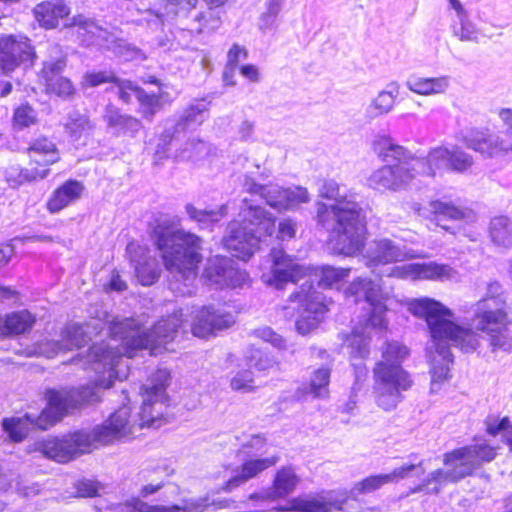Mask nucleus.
I'll return each instance as SVG.
<instances>
[{"label": "nucleus", "instance_id": "f257e3e1", "mask_svg": "<svg viewBox=\"0 0 512 512\" xmlns=\"http://www.w3.org/2000/svg\"><path fill=\"white\" fill-rule=\"evenodd\" d=\"M373 149L386 164L373 171L367 182L369 187L380 192L406 190L421 176L433 177L444 168L464 172L474 163L470 154L455 145L434 147L421 158L391 138L381 137L374 141Z\"/></svg>", "mask_w": 512, "mask_h": 512}, {"label": "nucleus", "instance_id": "f03ea898", "mask_svg": "<svg viewBox=\"0 0 512 512\" xmlns=\"http://www.w3.org/2000/svg\"><path fill=\"white\" fill-rule=\"evenodd\" d=\"M183 315L180 312L159 321L149 333L142 331L134 319L113 318L108 321L110 341L93 345L87 355L89 368L100 375L94 382L99 391L109 388L113 379L127 378L128 367L123 365L122 356L132 358L139 349H155L173 341L181 327Z\"/></svg>", "mask_w": 512, "mask_h": 512}, {"label": "nucleus", "instance_id": "7ed1b4c3", "mask_svg": "<svg viewBox=\"0 0 512 512\" xmlns=\"http://www.w3.org/2000/svg\"><path fill=\"white\" fill-rule=\"evenodd\" d=\"M410 312L423 318L429 328L431 341L427 353L431 364V392L439 391L449 379V365L453 362L450 345L470 353L480 345V336L470 328L454 321L453 312L442 303L428 297L412 300Z\"/></svg>", "mask_w": 512, "mask_h": 512}, {"label": "nucleus", "instance_id": "20e7f679", "mask_svg": "<svg viewBox=\"0 0 512 512\" xmlns=\"http://www.w3.org/2000/svg\"><path fill=\"white\" fill-rule=\"evenodd\" d=\"M322 197L334 200L333 204L318 207V221L335 233L332 239L336 253L353 256L364 246L366 239V216L358 203L345 197L339 198V188L334 182H327L320 190Z\"/></svg>", "mask_w": 512, "mask_h": 512}, {"label": "nucleus", "instance_id": "39448f33", "mask_svg": "<svg viewBox=\"0 0 512 512\" xmlns=\"http://www.w3.org/2000/svg\"><path fill=\"white\" fill-rule=\"evenodd\" d=\"M169 381L170 372L167 369H157L141 389L143 402L138 415L139 419L131 418L130 408L126 405L115 411L102 425H99L102 431L100 436L102 444L129 438L144 426L158 427Z\"/></svg>", "mask_w": 512, "mask_h": 512}, {"label": "nucleus", "instance_id": "423d86ee", "mask_svg": "<svg viewBox=\"0 0 512 512\" xmlns=\"http://www.w3.org/2000/svg\"><path fill=\"white\" fill-rule=\"evenodd\" d=\"M101 395L97 385L93 383L72 390H49L46 393L47 407L35 417L26 414L23 417H9L2 420V430L13 442H21L30 429L46 430L64 416L80 409L85 404L100 401Z\"/></svg>", "mask_w": 512, "mask_h": 512}, {"label": "nucleus", "instance_id": "0eeeda50", "mask_svg": "<svg viewBox=\"0 0 512 512\" xmlns=\"http://www.w3.org/2000/svg\"><path fill=\"white\" fill-rule=\"evenodd\" d=\"M154 239L164 266L172 278L185 285L197 276L202 240L196 234L183 229L170 230L158 226Z\"/></svg>", "mask_w": 512, "mask_h": 512}, {"label": "nucleus", "instance_id": "6e6552de", "mask_svg": "<svg viewBox=\"0 0 512 512\" xmlns=\"http://www.w3.org/2000/svg\"><path fill=\"white\" fill-rule=\"evenodd\" d=\"M496 450V447L486 441H477L445 453V468L430 472L422 481L421 488H429L431 492L439 493L447 484L457 483L472 475L484 463L491 462L497 455Z\"/></svg>", "mask_w": 512, "mask_h": 512}, {"label": "nucleus", "instance_id": "1a4fd4ad", "mask_svg": "<svg viewBox=\"0 0 512 512\" xmlns=\"http://www.w3.org/2000/svg\"><path fill=\"white\" fill-rule=\"evenodd\" d=\"M472 323L478 331L486 333L494 351H512V335L507 329L510 319L507 302L500 283L487 284L485 294L475 303Z\"/></svg>", "mask_w": 512, "mask_h": 512}, {"label": "nucleus", "instance_id": "9d476101", "mask_svg": "<svg viewBox=\"0 0 512 512\" xmlns=\"http://www.w3.org/2000/svg\"><path fill=\"white\" fill-rule=\"evenodd\" d=\"M346 294L356 296V300L363 298L370 313L369 318L361 328H355L351 335L344 340V346L352 358H365L369 354L368 341L371 338V331L385 327L386 320L384 313L386 306L383 300L387 298L378 282L371 279L359 277L347 288Z\"/></svg>", "mask_w": 512, "mask_h": 512}, {"label": "nucleus", "instance_id": "9b49d317", "mask_svg": "<svg viewBox=\"0 0 512 512\" xmlns=\"http://www.w3.org/2000/svg\"><path fill=\"white\" fill-rule=\"evenodd\" d=\"M240 217L241 222L229 224L223 244L235 257L246 260L259 248L262 236L273 235L275 218L263 207L248 204L246 200Z\"/></svg>", "mask_w": 512, "mask_h": 512}, {"label": "nucleus", "instance_id": "f8f14e48", "mask_svg": "<svg viewBox=\"0 0 512 512\" xmlns=\"http://www.w3.org/2000/svg\"><path fill=\"white\" fill-rule=\"evenodd\" d=\"M64 26L73 28L86 46L98 45L111 50L127 61L144 60L146 58L142 50L118 38L114 33L107 31L93 19L84 15L73 16L65 22Z\"/></svg>", "mask_w": 512, "mask_h": 512}, {"label": "nucleus", "instance_id": "ddd939ff", "mask_svg": "<svg viewBox=\"0 0 512 512\" xmlns=\"http://www.w3.org/2000/svg\"><path fill=\"white\" fill-rule=\"evenodd\" d=\"M374 394L377 405L390 411L402 400V391L411 387L408 373L399 366L377 364L374 369Z\"/></svg>", "mask_w": 512, "mask_h": 512}, {"label": "nucleus", "instance_id": "4468645a", "mask_svg": "<svg viewBox=\"0 0 512 512\" xmlns=\"http://www.w3.org/2000/svg\"><path fill=\"white\" fill-rule=\"evenodd\" d=\"M29 162L20 170L18 182H33L46 178L49 167L60 160V153L48 138L36 139L27 149Z\"/></svg>", "mask_w": 512, "mask_h": 512}, {"label": "nucleus", "instance_id": "2eb2a0df", "mask_svg": "<svg viewBox=\"0 0 512 512\" xmlns=\"http://www.w3.org/2000/svg\"><path fill=\"white\" fill-rule=\"evenodd\" d=\"M290 300L298 302L301 308L300 317L296 322L298 333L307 335L316 329L327 311L321 293L306 282L301 286L300 291L290 296Z\"/></svg>", "mask_w": 512, "mask_h": 512}, {"label": "nucleus", "instance_id": "dca6fc26", "mask_svg": "<svg viewBox=\"0 0 512 512\" xmlns=\"http://www.w3.org/2000/svg\"><path fill=\"white\" fill-rule=\"evenodd\" d=\"M270 259V271L263 273L261 279L263 283L276 289L284 288L288 282H297L309 271V268L300 265L280 248L271 250Z\"/></svg>", "mask_w": 512, "mask_h": 512}, {"label": "nucleus", "instance_id": "f3484780", "mask_svg": "<svg viewBox=\"0 0 512 512\" xmlns=\"http://www.w3.org/2000/svg\"><path fill=\"white\" fill-rule=\"evenodd\" d=\"M189 317L191 332L199 338L214 336L235 323L231 313L214 305L195 307Z\"/></svg>", "mask_w": 512, "mask_h": 512}, {"label": "nucleus", "instance_id": "a211bd4d", "mask_svg": "<svg viewBox=\"0 0 512 512\" xmlns=\"http://www.w3.org/2000/svg\"><path fill=\"white\" fill-rule=\"evenodd\" d=\"M363 257L367 267L375 268L381 265L424 257V255L389 238H381L373 240L368 244L364 250Z\"/></svg>", "mask_w": 512, "mask_h": 512}, {"label": "nucleus", "instance_id": "6ab92c4d", "mask_svg": "<svg viewBox=\"0 0 512 512\" xmlns=\"http://www.w3.org/2000/svg\"><path fill=\"white\" fill-rule=\"evenodd\" d=\"M49 50L50 57L44 61L40 80L46 86L47 92L59 97H69L74 94V86L68 78L60 75L66 66L63 52L56 44L49 45Z\"/></svg>", "mask_w": 512, "mask_h": 512}, {"label": "nucleus", "instance_id": "aec40b11", "mask_svg": "<svg viewBox=\"0 0 512 512\" xmlns=\"http://www.w3.org/2000/svg\"><path fill=\"white\" fill-rule=\"evenodd\" d=\"M92 325L90 323L79 325L76 323L68 324L62 330L61 339L58 341L45 340L37 345L35 353L53 358L60 353H65L80 348L85 345L91 338ZM96 329V326H93Z\"/></svg>", "mask_w": 512, "mask_h": 512}, {"label": "nucleus", "instance_id": "412c9836", "mask_svg": "<svg viewBox=\"0 0 512 512\" xmlns=\"http://www.w3.org/2000/svg\"><path fill=\"white\" fill-rule=\"evenodd\" d=\"M204 277L217 288H236L249 281L248 274L236 267L234 260L223 256L210 258L204 270Z\"/></svg>", "mask_w": 512, "mask_h": 512}, {"label": "nucleus", "instance_id": "4be33fe9", "mask_svg": "<svg viewBox=\"0 0 512 512\" xmlns=\"http://www.w3.org/2000/svg\"><path fill=\"white\" fill-rule=\"evenodd\" d=\"M35 53L30 40L24 35L3 34L0 36V70L13 71L22 62L31 60Z\"/></svg>", "mask_w": 512, "mask_h": 512}, {"label": "nucleus", "instance_id": "5701e85b", "mask_svg": "<svg viewBox=\"0 0 512 512\" xmlns=\"http://www.w3.org/2000/svg\"><path fill=\"white\" fill-rule=\"evenodd\" d=\"M456 274V271L447 264L410 263L401 266H394L388 269L387 275L399 279H426V280H449Z\"/></svg>", "mask_w": 512, "mask_h": 512}, {"label": "nucleus", "instance_id": "b1692460", "mask_svg": "<svg viewBox=\"0 0 512 512\" xmlns=\"http://www.w3.org/2000/svg\"><path fill=\"white\" fill-rule=\"evenodd\" d=\"M412 209L417 215L430 219L437 226L446 231L451 230L450 226L442 223L446 219L464 220L466 222H472L475 220V214L471 210L460 208L439 200L431 201L427 211H425L418 203H413Z\"/></svg>", "mask_w": 512, "mask_h": 512}, {"label": "nucleus", "instance_id": "393cba45", "mask_svg": "<svg viewBox=\"0 0 512 512\" xmlns=\"http://www.w3.org/2000/svg\"><path fill=\"white\" fill-rule=\"evenodd\" d=\"M465 145L486 158H492L512 151V143L499 135L486 131L471 130L464 136Z\"/></svg>", "mask_w": 512, "mask_h": 512}, {"label": "nucleus", "instance_id": "a878e982", "mask_svg": "<svg viewBox=\"0 0 512 512\" xmlns=\"http://www.w3.org/2000/svg\"><path fill=\"white\" fill-rule=\"evenodd\" d=\"M279 461V457L271 456L261 459H248L239 468L234 471L233 475H224V481L221 490L231 492L240 487L250 479L256 477L262 471L274 466Z\"/></svg>", "mask_w": 512, "mask_h": 512}, {"label": "nucleus", "instance_id": "bb28decb", "mask_svg": "<svg viewBox=\"0 0 512 512\" xmlns=\"http://www.w3.org/2000/svg\"><path fill=\"white\" fill-rule=\"evenodd\" d=\"M347 500L346 493L330 491L315 498H294L293 508L296 512H331L341 510Z\"/></svg>", "mask_w": 512, "mask_h": 512}, {"label": "nucleus", "instance_id": "cd10ccee", "mask_svg": "<svg viewBox=\"0 0 512 512\" xmlns=\"http://www.w3.org/2000/svg\"><path fill=\"white\" fill-rule=\"evenodd\" d=\"M207 116L208 104L205 101L200 100L192 103L182 112L181 116L173 127V132H171L169 129H166L164 136L166 138H173L182 132L195 130L205 121Z\"/></svg>", "mask_w": 512, "mask_h": 512}, {"label": "nucleus", "instance_id": "c85d7f7f", "mask_svg": "<svg viewBox=\"0 0 512 512\" xmlns=\"http://www.w3.org/2000/svg\"><path fill=\"white\" fill-rule=\"evenodd\" d=\"M399 92L400 86L397 82L388 83L385 89L371 99L365 109L366 116L369 119H376L389 114L395 107Z\"/></svg>", "mask_w": 512, "mask_h": 512}, {"label": "nucleus", "instance_id": "c756f323", "mask_svg": "<svg viewBox=\"0 0 512 512\" xmlns=\"http://www.w3.org/2000/svg\"><path fill=\"white\" fill-rule=\"evenodd\" d=\"M215 504L209 503L206 498L193 499L180 505H150L141 499H133V508L137 512H212Z\"/></svg>", "mask_w": 512, "mask_h": 512}, {"label": "nucleus", "instance_id": "7c9ffc66", "mask_svg": "<svg viewBox=\"0 0 512 512\" xmlns=\"http://www.w3.org/2000/svg\"><path fill=\"white\" fill-rule=\"evenodd\" d=\"M70 14V7L65 0H46L34 8V15L39 24L52 29L57 27L59 20Z\"/></svg>", "mask_w": 512, "mask_h": 512}, {"label": "nucleus", "instance_id": "2f4dec72", "mask_svg": "<svg viewBox=\"0 0 512 512\" xmlns=\"http://www.w3.org/2000/svg\"><path fill=\"white\" fill-rule=\"evenodd\" d=\"M84 190L82 183L76 180H68L57 188L47 202V208L52 213H57L77 201Z\"/></svg>", "mask_w": 512, "mask_h": 512}, {"label": "nucleus", "instance_id": "473e14b6", "mask_svg": "<svg viewBox=\"0 0 512 512\" xmlns=\"http://www.w3.org/2000/svg\"><path fill=\"white\" fill-rule=\"evenodd\" d=\"M104 120L109 127L116 130L118 135L123 134L135 137L142 129V123L139 119L131 115L122 114L119 109L111 105L106 107Z\"/></svg>", "mask_w": 512, "mask_h": 512}, {"label": "nucleus", "instance_id": "72a5a7b5", "mask_svg": "<svg viewBox=\"0 0 512 512\" xmlns=\"http://www.w3.org/2000/svg\"><path fill=\"white\" fill-rule=\"evenodd\" d=\"M1 337L19 335L30 330L35 322V317L27 310L13 312L5 317H0Z\"/></svg>", "mask_w": 512, "mask_h": 512}, {"label": "nucleus", "instance_id": "f704fd0d", "mask_svg": "<svg viewBox=\"0 0 512 512\" xmlns=\"http://www.w3.org/2000/svg\"><path fill=\"white\" fill-rule=\"evenodd\" d=\"M300 482V477L291 467H282L277 471L272 488L266 493L267 497L283 498L293 493Z\"/></svg>", "mask_w": 512, "mask_h": 512}, {"label": "nucleus", "instance_id": "c9c22d12", "mask_svg": "<svg viewBox=\"0 0 512 512\" xmlns=\"http://www.w3.org/2000/svg\"><path fill=\"white\" fill-rule=\"evenodd\" d=\"M450 85L449 77H415L406 82L407 88L419 95L429 96L443 94Z\"/></svg>", "mask_w": 512, "mask_h": 512}, {"label": "nucleus", "instance_id": "e433bc0d", "mask_svg": "<svg viewBox=\"0 0 512 512\" xmlns=\"http://www.w3.org/2000/svg\"><path fill=\"white\" fill-rule=\"evenodd\" d=\"M36 449L45 457L59 463H66L75 458L67 438H49L38 443Z\"/></svg>", "mask_w": 512, "mask_h": 512}, {"label": "nucleus", "instance_id": "4c0bfd02", "mask_svg": "<svg viewBox=\"0 0 512 512\" xmlns=\"http://www.w3.org/2000/svg\"><path fill=\"white\" fill-rule=\"evenodd\" d=\"M101 434L102 431L98 425L91 431L79 430L67 436L74 457L89 452L97 443L102 444Z\"/></svg>", "mask_w": 512, "mask_h": 512}, {"label": "nucleus", "instance_id": "58836bf2", "mask_svg": "<svg viewBox=\"0 0 512 512\" xmlns=\"http://www.w3.org/2000/svg\"><path fill=\"white\" fill-rule=\"evenodd\" d=\"M489 235L495 246L510 247L512 245V221L505 216L494 217L490 222Z\"/></svg>", "mask_w": 512, "mask_h": 512}, {"label": "nucleus", "instance_id": "ea45409f", "mask_svg": "<svg viewBox=\"0 0 512 512\" xmlns=\"http://www.w3.org/2000/svg\"><path fill=\"white\" fill-rule=\"evenodd\" d=\"M185 211L189 218L198 223L200 228H210L227 215V207L222 205L217 210L198 209L193 204H187Z\"/></svg>", "mask_w": 512, "mask_h": 512}, {"label": "nucleus", "instance_id": "a19ab883", "mask_svg": "<svg viewBox=\"0 0 512 512\" xmlns=\"http://www.w3.org/2000/svg\"><path fill=\"white\" fill-rule=\"evenodd\" d=\"M451 32L461 42H479V31L469 19L468 13L452 19Z\"/></svg>", "mask_w": 512, "mask_h": 512}, {"label": "nucleus", "instance_id": "79ce46f5", "mask_svg": "<svg viewBox=\"0 0 512 512\" xmlns=\"http://www.w3.org/2000/svg\"><path fill=\"white\" fill-rule=\"evenodd\" d=\"M318 279V284L324 288L338 287L339 284L345 281L349 274L350 268H336L333 266H322L315 270Z\"/></svg>", "mask_w": 512, "mask_h": 512}, {"label": "nucleus", "instance_id": "37998d69", "mask_svg": "<svg viewBox=\"0 0 512 512\" xmlns=\"http://www.w3.org/2000/svg\"><path fill=\"white\" fill-rule=\"evenodd\" d=\"M330 369L319 368L315 370L306 387V393L314 398L326 399L329 397Z\"/></svg>", "mask_w": 512, "mask_h": 512}, {"label": "nucleus", "instance_id": "c03bdc74", "mask_svg": "<svg viewBox=\"0 0 512 512\" xmlns=\"http://www.w3.org/2000/svg\"><path fill=\"white\" fill-rule=\"evenodd\" d=\"M163 94H149L143 89L137 91V100L139 103L138 113L143 119L152 121L155 114L162 109L161 100Z\"/></svg>", "mask_w": 512, "mask_h": 512}, {"label": "nucleus", "instance_id": "a18cd8bd", "mask_svg": "<svg viewBox=\"0 0 512 512\" xmlns=\"http://www.w3.org/2000/svg\"><path fill=\"white\" fill-rule=\"evenodd\" d=\"M92 128L93 125L90 119L77 111L71 112L65 123V130L73 140H79L82 136L88 134Z\"/></svg>", "mask_w": 512, "mask_h": 512}, {"label": "nucleus", "instance_id": "49530a36", "mask_svg": "<svg viewBox=\"0 0 512 512\" xmlns=\"http://www.w3.org/2000/svg\"><path fill=\"white\" fill-rule=\"evenodd\" d=\"M385 484H389L386 474L373 475L363 479L362 481L356 482L349 493H345L348 498H356L358 495L374 492Z\"/></svg>", "mask_w": 512, "mask_h": 512}, {"label": "nucleus", "instance_id": "de8ad7c7", "mask_svg": "<svg viewBox=\"0 0 512 512\" xmlns=\"http://www.w3.org/2000/svg\"><path fill=\"white\" fill-rule=\"evenodd\" d=\"M409 351L406 346L398 343H387L383 351V360L378 364H386L387 366H400V363L408 356Z\"/></svg>", "mask_w": 512, "mask_h": 512}, {"label": "nucleus", "instance_id": "09e8293b", "mask_svg": "<svg viewBox=\"0 0 512 512\" xmlns=\"http://www.w3.org/2000/svg\"><path fill=\"white\" fill-rule=\"evenodd\" d=\"M310 201V195L305 187L295 186L286 188L283 200V210H294L300 204Z\"/></svg>", "mask_w": 512, "mask_h": 512}, {"label": "nucleus", "instance_id": "8fccbe9b", "mask_svg": "<svg viewBox=\"0 0 512 512\" xmlns=\"http://www.w3.org/2000/svg\"><path fill=\"white\" fill-rule=\"evenodd\" d=\"M37 122V112L29 105L22 104L17 107L13 115V126L16 129L30 127Z\"/></svg>", "mask_w": 512, "mask_h": 512}, {"label": "nucleus", "instance_id": "3c124183", "mask_svg": "<svg viewBox=\"0 0 512 512\" xmlns=\"http://www.w3.org/2000/svg\"><path fill=\"white\" fill-rule=\"evenodd\" d=\"M286 188L279 186L278 184L265 185L262 198L272 208L283 211V200L285 196Z\"/></svg>", "mask_w": 512, "mask_h": 512}, {"label": "nucleus", "instance_id": "603ef678", "mask_svg": "<svg viewBox=\"0 0 512 512\" xmlns=\"http://www.w3.org/2000/svg\"><path fill=\"white\" fill-rule=\"evenodd\" d=\"M249 364L251 367L259 371H268L277 366V360L267 352L260 349L251 350V355L248 356Z\"/></svg>", "mask_w": 512, "mask_h": 512}, {"label": "nucleus", "instance_id": "864d4df0", "mask_svg": "<svg viewBox=\"0 0 512 512\" xmlns=\"http://www.w3.org/2000/svg\"><path fill=\"white\" fill-rule=\"evenodd\" d=\"M230 387L242 393L252 392L255 389L253 373L250 370L237 372L230 380Z\"/></svg>", "mask_w": 512, "mask_h": 512}, {"label": "nucleus", "instance_id": "5fc2aeb1", "mask_svg": "<svg viewBox=\"0 0 512 512\" xmlns=\"http://www.w3.org/2000/svg\"><path fill=\"white\" fill-rule=\"evenodd\" d=\"M415 470H420L418 473L419 475L424 473L423 461H420L417 464H403L400 467L395 468L391 473L386 474L388 483L406 479L410 477L411 473Z\"/></svg>", "mask_w": 512, "mask_h": 512}, {"label": "nucleus", "instance_id": "6e6d98bb", "mask_svg": "<svg viewBox=\"0 0 512 512\" xmlns=\"http://www.w3.org/2000/svg\"><path fill=\"white\" fill-rule=\"evenodd\" d=\"M115 75L112 72H87L84 74L81 86L83 88L96 87L103 83L114 82Z\"/></svg>", "mask_w": 512, "mask_h": 512}, {"label": "nucleus", "instance_id": "4d7b16f0", "mask_svg": "<svg viewBox=\"0 0 512 512\" xmlns=\"http://www.w3.org/2000/svg\"><path fill=\"white\" fill-rule=\"evenodd\" d=\"M248 56V53L244 47H241L237 44H234L227 55V69L229 71L224 72V80H228L229 73L232 75L234 69L237 67L238 62L243 59L245 60Z\"/></svg>", "mask_w": 512, "mask_h": 512}, {"label": "nucleus", "instance_id": "13d9d810", "mask_svg": "<svg viewBox=\"0 0 512 512\" xmlns=\"http://www.w3.org/2000/svg\"><path fill=\"white\" fill-rule=\"evenodd\" d=\"M118 89V97L124 102L129 103L131 101V95L134 94L137 98V91H141L142 88L134 84L130 80L120 79L115 77L114 82Z\"/></svg>", "mask_w": 512, "mask_h": 512}, {"label": "nucleus", "instance_id": "bf43d9fd", "mask_svg": "<svg viewBox=\"0 0 512 512\" xmlns=\"http://www.w3.org/2000/svg\"><path fill=\"white\" fill-rule=\"evenodd\" d=\"M135 272L139 282L143 286H149L153 284L159 277L157 268H152L148 264L135 265Z\"/></svg>", "mask_w": 512, "mask_h": 512}, {"label": "nucleus", "instance_id": "052dcab7", "mask_svg": "<svg viewBox=\"0 0 512 512\" xmlns=\"http://www.w3.org/2000/svg\"><path fill=\"white\" fill-rule=\"evenodd\" d=\"M510 419L508 417H503L502 419H499L495 416H490L486 419L485 425H486V431L490 435H497L499 433H503V437L505 438L506 431L510 427Z\"/></svg>", "mask_w": 512, "mask_h": 512}, {"label": "nucleus", "instance_id": "680f3d73", "mask_svg": "<svg viewBox=\"0 0 512 512\" xmlns=\"http://www.w3.org/2000/svg\"><path fill=\"white\" fill-rule=\"evenodd\" d=\"M253 334L255 335V337L271 343L276 348L281 349L285 346V341L282 338V336L275 333L269 327H261V328L255 329L253 331Z\"/></svg>", "mask_w": 512, "mask_h": 512}, {"label": "nucleus", "instance_id": "e2e57ef3", "mask_svg": "<svg viewBox=\"0 0 512 512\" xmlns=\"http://www.w3.org/2000/svg\"><path fill=\"white\" fill-rule=\"evenodd\" d=\"M297 223L291 218L282 219L277 228L276 238L285 241L293 239L296 236Z\"/></svg>", "mask_w": 512, "mask_h": 512}, {"label": "nucleus", "instance_id": "0e129e2a", "mask_svg": "<svg viewBox=\"0 0 512 512\" xmlns=\"http://www.w3.org/2000/svg\"><path fill=\"white\" fill-rule=\"evenodd\" d=\"M76 488L80 497H94L103 489L100 483L88 479L79 481Z\"/></svg>", "mask_w": 512, "mask_h": 512}, {"label": "nucleus", "instance_id": "69168bd1", "mask_svg": "<svg viewBox=\"0 0 512 512\" xmlns=\"http://www.w3.org/2000/svg\"><path fill=\"white\" fill-rule=\"evenodd\" d=\"M279 15L269 14L262 12L259 17L258 26L262 31H267L276 25Z\"/></svg>", "mask_w": 512, "mask_h": 512}, {"label": "nucleus", "instance_id": "338daca9", "mask_svg": "<svg viewBox=\"0 0 512 512\" xmlns=\"http://www.w3.org/2000/svg\"><path fill=\"white\" fill-rule=\"evenodd\" d=\"M241 74L251 82H259L260 80V72L257 66L252 64H247L241 67Z\"/></svg>", "mask_w": 512, "mask_h": 512}, {"label": "nucleus", "instance_id": "774afa93", "mask_svg": "<svg viewBox=\"0 0 512 512\" xmlns=\"http://www.w3.org/2000/svg\"><path fill=\"white\" fill-rule=\"evenodd\" d=\"M265 446V439L260 435H253L251 438L242 444V448L252 449L259 452Z\"/></svg>", "mask_w": 512, "mask_h": 512}]
</instances>
